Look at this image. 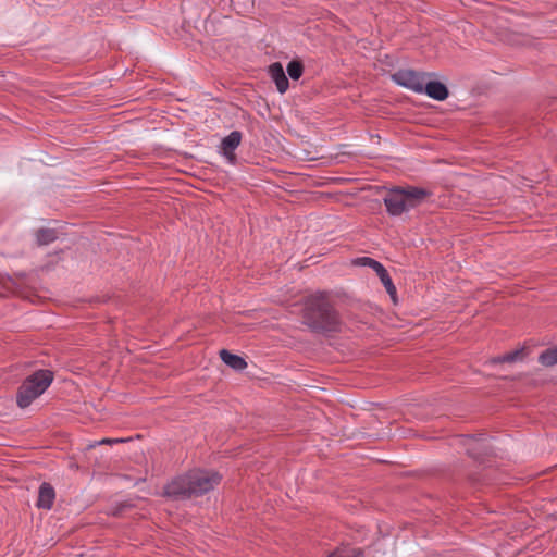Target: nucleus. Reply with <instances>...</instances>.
I'll list each match as a JSON object with an SVG mask.
<instances>
[{"label":"nucleus","mask_w":557,"mask_h":557,"mask_svg":"<svg viewBox=\"0 0 557 557\" xmlns=\"http://www.w3.org/2000/svg\"><path fill=\"white\" fill-rule=\"evenodd\" d=\"M39 245H48L58 238L57 232L52 228H40L36 233Z\"/></svg>","instance_id":"13"},{"label":"nucleus","mask_w":557,"mask_h":557,"mask_svg":"<svg viewBox=\"0 0 557 557\" xmlns=\"http://www.w3.org/2000/svg\"><path fill=\"white\" fill-rule=\"evenodd\" d=\"M539 362L544 367L557 364V347L545 349L539 356Z\"/></svg>","instance_id":"12"},{"label":"nucleus","mask_w":557,"mask_h":557,"mask_svg":"<svg viewBox=\"0 0 557 557\" xmlns=\"http://www.w3.org/2000/svg\"><path fill=\"white\" fill-rule=\"evenodd\" d=\"M53 373L49 370H39L24 380L16 395L20 408H27L50 386Z\"/></svg>","instance_id":"4"},{"label":"nucleus","mask_w":557,"mask_h":557,"mask_svg":"<svg viewBox=\"0 0 557 557\" xmlns=\"http://www.w3.org/2000/svg\"><path fill=\"white\" fill-rule=\"evenodd\" d=\"M125 440L123 438H103L99 442V444H113V443H122Z\"/></svg>","instance_id":"19"},{"label":"nucleus","mask_w":557,"mask_h":557,"mask_svg":"<svg viewBox=\"0 0 557 557\" xmlns=\"http://www.w3.org/2000/svg\"><path fill=\"white\" fill-rule=\"evenodd\" d=\"M522 349H517L511 352L505 354L503 356L495 357L491 360L492 363H511L517 361L518 359H521L522 357Z\"/></svg>","instance_id":"14"},{"label":"nucleus","mask_w":557,"mask_h":557,"mask_svg":"<svg viewBox=\"0 0 557 557\" xmlns=\"http://www.w3.org/2000/svg\"><path fill=\"white\" fill-rule=\"evenodd\" d=\"M432 191L417 186L394 187L383 198L386 211L392 216H398L421 205Z\"/></svg>","instance_id":"3"},{"label":"nucleus","mask_w":557,"mask_h":557,"mask_svg":"<svg viewBox=\"0 0 557 557\" xmlns=\"http://www.w3.org/2000/svg\"><path fill=\"white\" fill-rule=\"evenodd\" d=\"M329 557H363L361 549H354L351 554H343L341 552H334Z\"/></svg>","instance_id":"18"},{"label":"nucleus","mask_w":557,"mask_h":557,"mask_svg":"<svg viewBox=\"0 0 557 557\" xmlns=\"http://www.w3.org/2000/svg\"><path fill=\"white\" fill-rule=\"evenodd\" d=\"M221 360L228 366L230 368L242 371L247 368V362L245 359L238 355L232 354L226 349H222L220 351Z\"/></svg>","instance_id":"11"},{"label":"nucleus","mask_w":557,"mask_h":557,"mask_svg":"<svg viewBox=\"0 0 557 557\" xmlns=\"http://www.w3.org/2000/svg\"><path fill=\"white\" fill-rule=\"evenodd\" d=\"M286 72L292 79H299L304 72V65L300 61L293 60L287 64Z\"/></svg>","instance_id":"15"},{"label":"nucleus","mask_w":557,"mask_h":557,"mask_svg":"<svg viewBox=\"0 0 557 557\" xmlns=\"http://www.w3.org/2000/svg\"><path fill=\"white\" fill-rule=\"evenodd\" d=\"M462 443L466 446L468 455L474 459H479L481 457V450L486 453L491 447L484 434L463 436Z\"/></svg>","instance_id":"7"},{"label":"nucleus","mask_w":557,"mask_h":557,"mask_svg":"<svg viewBox=\"0 0 557 557\" xmlns=\"http://www.w3.org/2000/svg\"><path fill=\"white\" fill-rule=\"evenodd\" d=\"M304 323L314 332L330 333L341 330V319L324 294L307 298L304 307Z\"/></svg>","instance_id":"2"},{"label":"nucleus","mask_w":557,"mask_h":557,"mask_svg":"<svg viewBox=\"0 0 557 557\" xmlns=\"http://www.w3.org/2000/svg\"><path fill=\"white\" fill-rule=\"evenodd\" d=\"M423 92L426 94L430 98L443 101L448 97L447 87L437 81H426L423 85Z\"/></svg>","instance_id":"10"},{"label":"nucleus","mask_w":557,"mask_h":557,"mask_svg":"<svg viewBox=\"0 0 557 557\" xmlns=\"http://www.w3.org/2000/svg\"><path fill=\"white\" fill-rule=\"evenodd\" d=\"M358 263L371 268L372 270L375 271L377 275L385 270L384 265L381 262L369 257L360 258L358 260Z\"/></svg>","instance_id":"17"},{"label":"nucleus","mask_w":557,"mask_h":557,"mask_svg":"<svg viewBox=\"0 0 557 557\" xmlns=\"http://www.w3.org/2000/svg\"><path fill=\"white\" fill-rule=\"evenodd\" d=\"M220 481L221 475L215 471L193 470L166 484L164 493L174 499L198 497L213 490Z\"/></svg>","instance_id":"1"},{"label":"nucleus","mask_w":557,"mask_h":557,"mask_svg":"<svg viewBox=\"0 0 557 557\" xmlns=\"http://www.w3.org/2000/svg\"><path fill=\"white\" fill-rule=\"evenodd\" d=\"M268 72L272 81L275 83L277 90L281 94H284L288 89L289 82L283 65L280 62H274L269 66Z\"/></svg>","instance_id":"8"},{"label":"nucleus","mask_w":557,"mask_h":557,"mask_svg":"<svg viewBox=\"0 0 557 557\" xmlns=\"http://www.w3.org/2000/svg\"><path fill=\"white\" fill-rule=\"evenodd\" d=\"M377 276L380 277L382 284L384 285L386 292L391 295V297L394 298V296L396 295V287L391 278L387 270L385 269Z\"/></svg>","instance_id":"16"},{"label":"nucleus","mask_w":557,"mask_h":557,"mask_svg":"<svg viewBox=\"0 0 557 557\" xmlns=\"http://www.w3.org/2000/svg\"><path fill=\"white\" fill-rule=\"evenodd\" d=\"M242 133L239 131H233L225 136L220 145V153L230 162L234 163L236 160L235 150L242 143Z\"/></svg>","instance_id":"6"},{"label":"nucleus","mask_w":557,"mask_h":557,"mask_svg":"<svg viewBox=\"0 0 557 557\" xmlns=\"http://www.w3.org/2000/svg\"><path fill=\"white\" fill-rule=\"evenodd\" d=\"M55 492L50 483L44 482L39 486L37 507L42 509H51L54 503Z\"/></svg>","instance_id":"9"},{"label":"nucleus","mask_w":557,"mask_h":557,"mask_svg":"<svg viewBox=\"0 0 557 557\" xmlns=\"http://www.w3.org/2000/svg\"><path fill=\"white\" fill-rule=\"evenodd\" d=\"M431 73H420L413 70H399L393 74V81L403 87L423 94V85Z\"/></svg>","instance_id":"5"}]
</instances>
